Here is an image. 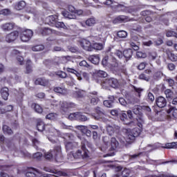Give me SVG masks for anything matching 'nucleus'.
<instances>
[{"instance_id": "nucleus-1", "label": "nucleus", "mask_w": 177, "mask_h": 177, "mask_svg": "<svg viewBox=\"0 0 177 177\" xmlns=\"http://www.w3.org/2000/svg\"><path fill=\"white\" fill-rule=\"evenodd\" d=\"M122 132L126 136V142L127 143H132L135 140V138L140 135V129L138 127H136L132 130L123 129Z\"/></svg>"}, {"instance_id": "nucleus-2", "label": "nucleus", "mask_w": 177, "mask_h": 177, "mask_svg": "<svg viewBox=\"0 0 177 177\" xmlns=\"http://www.w3.org/2000/svg\"><path fill=\"white\" fill-rule=\"evenodd\" d=\"M44 158L46 160H52L54 158L56 161H60L63 158V154L62 153V147L57 146L54 148V150L51 152L44 153Z\"/></svg>"}, {"instance_id": "nucleus-3", "label": "nucleus", "mask_w": 177, "mask_h": 177, "mask_svg": "<svg viewBox=\"0 0 177 177\" xmlns=\"http://www.w3.org/2000/svg\"><path fill=\"white\" fill-rule=\"evenodd\" d=\"M73 157L78 158H88L89 157V151L87 150L86 147L84 142H82L81 149H78L73 154Z\"/></svg>"}, {"instance_id": "nucleus-4", "label": "nucleus", "mask_w": 177, "mask_h": 177, "mask_svg": "<svg viewBox=\"0 0 177 177\" xmlns=\"http://www.w3.org/2000/svg\"><path fill=\"white\" fill-rule=\"evenodd\" d=\"M32 35H34L32 30L26 29L20 33L19 37L22 42H28L32 38Z\"/></svg>"}, {"instance_id": "nucleus-5", "label": "nucleus", "mask_w": 177, "mask_h": 177, "mask_svg": "<svg viewBox=\"0 0 177 177\" xmlns=\"http://www.w3.org/2000/svg\"><path fill=\"white\" fill-rule=\"evenodd\" d=\"M69 11H63L62 15L66 19H77V16L75 15V8L73 6H69L68 7Z\"/></svg>"}, {"instance_id": "nucleus-6", "label": "nucleus", "mask_w": 177, "mask_h": 177, "mask_svg": "<svg viewBox=\"0 0 177 177\" xmlns=\"http://www.w3.org/2000/svg\"><path fill=\"white\" fill-rule=\"evenodd\" d=\"M75 107V104L74 102L64 101L61 103V110L64 111V113H66L70 109H74Z\"/></svg>"}, {"instance_id": "nucleus-7", "label": "nucleus", "mask_w": 177, "mask_h": 177, "mask_svg": "<svg viewBox=\"0 0 177 177\" xmlns=\"http://www.w3.org/2000/svg\"><path fill=\"white\" fill-rule=\"evenodd\" d=\"M119 117L121 121H122V122L125 125H129V127H135L136 124L134 123L133 121L129 122H127L128 121V116L127 115V113H125L124 111H122L121 113H119Z\"/></svg>"}, {"instance_id": "nucleus-8", "label": "nucleus", "mask_w": 177, "mask_h": 177, "mask_svg": "<svg viewBox=\"0 0 177 177\" xmlns=\"http://www.w3.org/2000/svg\"><path fill=\"white\" fill-rule=\"evenodd\" d=\"M18 37L19 32L15 30L6 35V42L10 44V42H14V41H16Z\"/></svg>"}, {"instance_id": "nucleus-9", "label": "nucleus", "mask_w": 177, "mask_h": 177, "mask_svg": "<svg viewBox=\"0 0 177 177\" xmlns=\"http://www.w3.org/2000/svg\"><path fill=\"white\" fill-rule=\"evenodd\" d=\"M112 7H113V9H116L118 12H121L122 10H128L129 13H132V12H135L134 9L125 7V6L119 4L118 3H116V4L112 6Z\"/></svg>"}, {"instance_id": "nucleus-10", "label": "nucleus", "mask_w": 177, "mask_h": 177, "mask_svg": "<svg viewBox=\"0 0 177 177\" xmlns=\"http://www.w3.org/2000/svg\"><path fill=\"white\" fill-rule=\"evenodd\" d=\"M156 104L158 107H160V109H164V107L167 106V100L165 99V97L160 96L156 99Z\"/></svg>"}, {"instance_id": "nucleus-11", "label": "nucleus", "mask_w": 177, "mask_h": 177, "mask_svg": "<svg viewBox=\"0 0 177 177\" xmlns=\"http://www.w3.org/2000/svg\"><path fill=\"white\" fill-rule=\"evenodd\" d=\"M106 131L110 136H113L115 132H118V131H120V127L115 124L113 126L109 125L106 127Z\"/></svg>"}, {"instance_id": "nucleus-12", "label": "nucleus", "mask_w": 177, "mask_h": 177, "mask_svg": "<svg viewBox=\"0 0 177 177\" xmlns=\"http://www.w3.org/2000/svg\"><path fill=\"white\" fill-rule=\"evenodd\" d=\"M26 177H41V172L35 169H30L26 173Z\"/></svg>"}, {"instance_id": "nucleus-13", "label": "nucleus", "mask_w": 177, "mask_h": 177, "mask_svg": "<svg viewBox=\"0 0 177 177\" xmlns=\"http://www.w3.org/2000/svg\"><path fill=\"white\" fill-rule=\"evenodd\" d=\"M77 146H78V142H65V147H66V151L74 150V149H77Z\"/></svg>"}, {"instance_id": "nucleus-14", "label": "nucleus", "mask_w": 177, "mask_h": 177, "mask_svg": "<svg viewBox=\"0 0 177 177\" xmlns=\"http://www.w3.org/2000/svg\"><path fill=\"white\" fill-rule=\"evenodd\" d=\"M1 28L3 31H12L15 28V23L8 22L3 24L1 26Z\"/></svg>"}, {"instance_id": "nucleus-15", "label": "nucleus", "mask_w": 177, "mask_h": 177, "mask_svg": "<svg viewBox=\"0 0 177 177\" xmlns=\"http://www.w3.org/2000/svg\"><path fill=\"white\" fill-rule=\"evenodd\" d=\"M108 52H110L111 53V55H116V56L119 59H122V57L124 56V53H122L120 50H117V49L114 48V47L109 48L108 50Z\"/></svg>"}, {"instance_id": "nucleus-16", "label": "nucleus", "mask_w": 177, "mask_h": 177, "mask_svg": "<svg viewBox=\"0 0 177 177\" xmlns=\"http://www.w3.org/2000/svg\"><path fill=\"white\" fill-rule=\"evenodd\" d=\"M81 46L84 50H88V52L92 51V44L88 40H83L81 43Z\"/></svg>"}, {"instance_id": "nucleus-17", "label": "nucleus", "mask_w": 177, "mask_h": 177, "mask_svg": "<svg viewBox=\"0 0 177 177\" xmlns=\"http://www.w3.org/2000/svg\"><path fill=\"white\" fill-rule=\"evenodd\" d=\"M39 32L41 35L45 36V35H50V34L55 32V30L49 28H39Z\"/></svg>"}, {"instance_id": "nucleus-18", "label": "nucleus", "mask_w": 177, "mask_h": 177, "mask_svg": "<svg viewBox=\"0 0 177 177\" xmlns=\"http://www.w3.org/2000/svg\"><path fill=\"white\" fill-rule=\"evenodd\" d=\"M57 20V16H56V15H50L46 18V22L49 26H55Z\"/></svg>"}, {"instance_id": "nucleus-19", "label": "nucleus", "mask_w": 177, "mask_h": 177, "mask_svg": "<svg viewBox=\"0 0 177 177\" xmlns=\"http://www.w3.org/2000/svg\"><path fill=\"white\" fill-rule=\"evenodd\" d=\"M103 104L105 106V107L111 109V107H113L114 105V96H111L109 97V100H104L103 102Z\"/></svg>"}, {"instance_id": "nucleus-20", "label": "nucleus", "mask_w": 177, "mask_h": 177, "mask_svg": "<svg viewBox=\"0 0 177 177\" xmlns=\"http://www.w3.org/2000/svg\"><path fill=\"white\" fill-rule=\"evenodd\" d=\"M105 82L110 85L112 88H118V80L115 78H111L106 80Z\"/></svg>"}, {"instance_id": "nucleus-21", "label": "nucleus", "mask_w": 177, "mask_h": 177, "mask_svg": "<svg viewBox=\"0 0 177 177\" xmlns=\"http://www.w3.org/2000/svg\"><path fill=\"white\" fill-rule=\"evenodd\" d=\"M169 117L173 120L177 119V109L171 107L167 111Z\"/></svg>"}, {"instance_id": "nucleus-22", "label": "nucleus", "mask_w": 177, "mask_h": 177, "mask_svg": "<svg viewBox=\"0 0 177 177\" xmlns=\"http://www.w3.org/2000/svg\"><path fill=\"white\" fill-rule=\"evenodd\" d=\"M0 93L4 100H8V97H9V88L3 87L1 89Z\"/></svg>"}, {"instance_id": "nucleus-23", "label": "nucleus", "mask_w": 177, "mask_h": 177, "mask_svg": "<svg viewBox=\"0 0 177 177\" xmlns=\"http://www.w3.org/2000/svg\"><path fill=\"white\" fill-rule=\"evenodd\" d=\"M76 128H77V129H80L82 133H84V135H86L88 138L91 137L92 135V132L91 131V130H88L84 126H76Z\"/></svg>"}, {"instance_id": "nucleus-24", "label": "nucleus", "mask_w": 177, "mask_h": 177, "mask_svg": "<svg viewBox=\"0 0 177 177\" xmlns=\"http://www.w3.org/2000/svg\"><path fill=\"white\" fill-rule=\"evenodd\" d=\"M137 124L139 128H142L143 124H145V118L143 117V113H140L136 117Z\"/></svg>"}, {"instance_id": "nucleus-25", "label": "nucleus", "mask_w": 177, "mask_h": 177, "mask_svg": "<svg viewBox=\"0 0 177 177\" xmlns=\"http://www.w3.org/2000/svg\"><path fill=\"white\" fill-rule=\"evenodd\" d=\"M54 92L56 93H59L60 95H67L68 91L67 89L64 87L57 86L54 87Z\"/></svg>"}, {"instance_id": "nucleus-26", "label": "nucleus", "mask_w": 177, "mask_h": 177, "mask_svg": "<svg viewBox=\"0 0 177 177\" xmlns=\"http://www.w3.org/2000/svg\"><path fill=\"white\" fill-rule=\"evenodd\" d=\"M132 55H133V51H132V49L131 48L123 51V56L125 57L126 60H129L131 57H132Z\"/></svg>"}, {"instance_id": "nucleus-27", "label": "nucleus", "mask_w": 177, "mask_h": 177, "mask_svg": "<svg viewBox=\"0 0 177 177\" xmlns=\"http://www.w3.org/2000/svg\"><path fill=\"white\" fill-rule=\"evenodd\" d=\"M89 62H91L93 64H99V62H100V57L99 55H91L88 57Z\"/></svg>"}, {"instance_id": "nucleus-28", "label": "nucleus", "mask_w": 177, "mask_h": 177, "mask_svg": "<svg viewBox=\"0 0 177 177\" xmlns=\"http://www.w3.org/2000/svg\"><path fill=\"white\" fill-rule=\"evenodd\" d=\"M35 84H36V85H41V86H46L49 84V82L46 79L39 78L36 80Z\"/></svg>"}, {"instance_id": "nucleus-29", "label": "nucleus", "mask_w": 177, "mask_h": 177, "mask_svg": "<svg viewBox=\"0 0 177 177\" xmlns=\"http://www.w3.org/2000/svg\"><path fill=\"white\" fill-rule=\"evenodd\" d=\"M26 8V1H21L18 3H17L15 6V9L16 10H23Z\"/></svg>"}, {"instance_id": "nucleus-30", "label": "nucleus", "mask_w": 177, "mask_h": 177, "mask_svg": "<svg viewBox=\"0 0 177 177\" xmlns=\"http://www.w3.org/2000/svg\"><path fill=\"white\" fill-rule=\"evenodd\" d=\"M166 53L169 60H171V62H177V55H175V53H172V51L170 50H167Z\"/></svg>"}, {"instance_id": "nucleus-31", "label": "nucleus", "mask_w": 177, "mask_h": 177, "mask_svg": "<svg viewBox=\"0 0 177 177\" xmlns=\"http://www.w3.org/2000/svg\"><path fill=\"white\" fill-rule=\"evenodd\" d=\"M125 20H127V17L124 15H120L113 20V24H117L118 23H121L122 21H125Z\"/></svg>"}, {"instance_id": "nucleus-32", "label": "nucleus", "mask_w": 177, "mask_h": 177, "mask_svg": "<svg viewBox=\"0 0 177 177\" xmlns=\"http://www.w3.org/2000/svg\"><path fill=\"white\" fill-rule=\"evenodd\" d=\"M139 102V100L132 95L127 96V103L129 104H135L136 103H138Z\"/></svg>"}, {"instance_id": "nucleus-33", "label": "nucleus", "mask_w": 177, "mask_h": 177, "mask_svg": "<svg viewBox=\"0 0 177 177\" xmlns=\"http://www.w3.org/2000/svg\"><path fill=\"white\" fill-rule=\"evenodd\" d=\"M118 147V141L115 138H112L111 139V150H115Z\"/></svg>"}, {"instance_id": "nucleus-34", "label": "nucleus", "mask_w": 177, "mask_h": 177, "mask_svg": "<svg viewBox=\"0 0 177 177\" xmlns=\"http://www.w3.org/2000/svg\"><path fill=\"white\" fill-rule=\"evenodd\" d=\"M111 66L112 70H114V71H117V70L120 67V65L118 64V62H117V59H115V58L112 59V62H111Z\"/></svg>"}, {"instance_id": "nucleus-35", "label": "nucleus", "mask_w": 177, "mask_h": 177, "mask_svg": "<svg viewBox=\"0 0 177 177\" xmlns=\"http://www.w3.org/2000/svg\"><path fill=\"white\" fill-rule=\"evenodd\" d=\"M77 120L82 122L88 121V117L83 113L77 112Z\"/></svg>"}, {"instance_id": "nucleus-36", "label": "nucleus", "mask_w": 177, "mask_h": 177, "mask_svg": "<svg viewBox=\"0 0 177 177\" xmlns=\"http://www.w3.org/2000/svg\"><path fill=\"white\" fill-rule=\"evenodd\" d=\"M37 128L39 132H42L45 130V123H44L42 120H39L37 124Z\"/></svg>"}, {"instance_id": "nucleus-37", "label": "nucleus", "mask_w": 177, "mask_h": 177, "mask_svg": "<svg viewBox=\"0 0 177 177\" xmlns=\"http://www.w3.org/2000/svg\"><path fill=\"white\" fill-rule=\"evenodd\" d=\"M165 94L166 95L167 99L169 100H171V99H174V92L171 91V89H166L165 91Z\"/></svg>"}, {"instance_id": "nucleus-38", "label": "nucleus", "mask_w": 177, "mask_h": 177, "mask_svg": "<svg viewBox=\"0 0 177 177\" xmlns=\"http://www.w3.org/2000/svg\"><path fill=\"white\" fill-rule=\"evenodd\" d=\"M13 110V106L8 105L6 107V109H2L0 107V114H4V113H8V111H12Z\"/></svg>"}, {"instance_id": "nucleus-39", "label": "nucleus", "mask_w": 177, "mask_h": 177, "mask_svg": "<svg viewBox=\"0 0 177 177\" xmlns=\"http://www.w3.org/2000/svg\"><path fill=\"white\" fill-rule=\"evenodd\" d=\"M32 109H34L35 111L39 114H41V113L43 111L42 107H41L38 104H32Z\"/></svg>"}, {"instance_id": "nucleus-40", "label": "nucleus", "mask_w": 177, "mask_h": 177, "mask_svg": "<svg viewBox=\"0 0 177 177\" xmlns=\"http://www.w3.org/2000/svg\"><path fill=\"white\" fill-rule=\"evenodd\" d=\"M44 49H45L44 45H36L32 47V50L33 52H41V50H44Z\"/></svg>"}, {"instance_id": "nucleus-41", "label": "nucleus", "mask_w": 177, "mask_h": 177, "mask_svg": "<svg viewBox=\"0 0 177 177\" xmlns=\"http://www.w3.org/2000/svg\"><path fill=\"white\" fill-rule=\"evenodd\" d=\"M95 75L97 77H100V78H106L107 77V73L104 71H96Z\"/></svg>"}, {"instance_id": "nucleus-42", "label": "nucleus", "mask_w": 177, "mask_h": 177, "mask_svg": "<svg viewBox=\"0 0 177 177\" xmlns=\"http://www.w3.org/2000/svg\"><path fill=\"white\" fill-rule=\"evenodd\" d=\"M3 132L7 133V135H12V133H13L12 129L8 127V125L3 126Z\"/></svg>"}, {"instance_id": "nucleus-43", "label": "nucleus", "mask_w": 177, "mask_h": 177, "mask_svg": "<svg viewBox=\"0 0 177 177\" xmlns=\"http://www.w3.org/2000/svg\"><path fill=\"white\" fill-rule=\"evenodd\" d=\"M164 149H177V142L167 143L165 145V147H163Z\"/></svg>"}, {"instance_id": "nucleus-44", "label": "nucleus", "mask_w": 177, "mask_h": 177, "mask_svg": "<svg viewBox=\"0 0 177 177\" xmlns=\"http://www.w3.org/2000/svg\"><path fill=\"white\" fill-rule=\"evenodd\" d=\"M118 38H127L128 37V32L125 30H120L117 32Z\"/></svg>"}, {"instance_id": "nucleus-45", "label": "nucleus", "mask_w": 177, "mask_h": 177, "mask_svg": "<svg viewBox=\"0 0 177 177\" xmlns=\"http://www.w3.org/2000/svg\"><path fill=\"white\" fill-rule=\"evenodd\" d=\"M96 24V20L95 18H90L86 21V26H88V27H92V26H94Z\"/></svg>"}, {"instance_id": "nucleus-46", "label": "nucleus", "mask_w": 177, "mask_h": 177, "mask_svg": "<svg viewBox=\"0 0 177 177\" xmlns=\"http://www.w3.org/2000/svg\"><path fill=\"white\" fill-rule=\"evenodd\" d=\"M91 48L92 49H95V50H102L103 49V45L100 43H95Z\"/></svg>"}, {"instance_id": "nucleus-47", "label": "nucleus", "mask_w": 177, "mask_h": 177, "mask_svg": "<svg viewBox=\"0 0 177 177\" xmlns=\"http://www.w3.org/2000/svg\"><path fill=\"white\" fill-rule=\"evenodd\" d=\"M161 77H162V72L161 71H156L153 75V78L156 81H158V80H160Z\"/></svg>"}, {"instance_id": "nucleus-48", "label": "nucleus", "mask_w": 177, "mask_h": 177, "mask_svg": "<svg viewBox=\"0 0 177 177\" xmlns=\"http://www.w3.org/2000/svg\"><path fill=\"white\" fill-rule=\"evenodd\" d=\"M132 110H133V113H134V114H136V115H138L139 114H142V113H140V106H139V105L134 106Z\"/></svg>"}, {"instance_id": "nucleus-49", "label": "nucleus", "mask_w": 177, "mask_h": 177, "mask_svg": "<svg viewBox=\"0 0 177 177\" xmlns=\"http://www.w3.org/2000/svg\"><path fill=\"white\" fill-rule=\"evenodd\" d=\"M88 100L93 106H96V104H97L99 102V98L97 97L89 98Z\"/></svg>"}, {"instance_id": "nucleus-50", "label": "nucleus", "mask_w": 177, "mask_h": 177, "mask_svg": "<svg viewBox=\"0 0 177 177\" xmlns=\"http://www.w3.org/2000/svg\"><path fill=\"white\" fill-rule=\"evenodd\" d=\"M32 71V68L31 67V61L28 60L26 62V74H30Z\"/></svg>"}, {"instance_id": "nucleus-51", "label": "nucleus", "mask_w": 177, "mask_h": 177, "mask_svg": "<svg viewBox=\"0 0 177 177\" xmlns=\"http://www.w3.org/2000/svg\"><path fill=\"white\" fill-rule=\"evenodd\" d=\"M11 13L10 10L8 8L0 10V15H2L3 16H9Z\"/></svg>"}, {"instance_id": "nucleus-52", "label": "nucleus", "mask_w": 177, "mask_h": 177, "mask_svg": "<svg viewBox=\"0 0 177 177\" xmlns=\"http://www.w3.org/2000/svg\"><path fill=\"white\" fill-rule=\"evenodd\" d=\"M140 80H143L144 81L149 82L150 81V77L149 75H147L146 73H141L139 75Z\"/></svg>"}, {"instance_id": "nucleus-53", "label": "nucleus", "mask_w": 177, "mask_h": 177, "mask_svg": "<svg viewBox=\"0 0 177 177\" xmlns=\"http://www.w3.org/2000/svg\"><path fill=\"white\" fill-rule=\"evenodd\" d=\"M166 37H175V38H177V33L172 30H166Z\"/></svg>"}, {"instance_id": "nucleus-54", "label": "nucleus", "mask_w": 177, "mask_h": 177, "mask_svg": "<svg viewBox=\"0 0 177 177\" xmlns=\"http://www.w3.org/2000/svg\"><path fill=\"white\" fill-rule=\"evenodd\" d=\"M104 5H107L108 6H111V8H113V6H114V5H116L117 3L115 1H113V0H106L105 2H104Z\"/></svg>"}, {"instance_id": "nucleus-55", "label": "nucleus", "mask_w": 177, "mask_h": 177, "mask_svg": "<svg viewBox=\"0 0 177 177\" xmlns=\"http://www.w3.org/2000/svg\"><path fill=\"white\" fill-rule=\"evenodd\" d=\"M54 26H55L57 28H66V25H64V23L57 22V21H55Z\"/></svg>"}, {"instance_id": "nucleus-56", "label": "nucleus", "mask_w": 177, "mask_h": 177, "mask_svg": "<svg viewBox=\"0 0 177 177\" xmlns=\"http://www.w3.org/2000/svg\"><path fill=\"white\" fill-rule=\"evenodd\" d=\"M77 117H78V112H76V113H71L68 115V119L73 121L74 120H77Z\"/></svg>"}, {"instance_id": "nucleus-57", "label": "nucleus", "mask_w": 177, "mask_h": 177, "mask_svg": "<svg viewBox=\"0 0 177 177\" xmlns=\"http://www.w3.org/2000/svg\"><path fill=\"white\" fill-rule=\"evenodd\" d=\"M133 89L136 93H138V97H140L142 92H143V88H138L136 86H133Z\"/></svg>"}, {"instance_id": "nucleus-58", "label": "nucleus", "mask_w": 177, "mask_h": 177, "mask_svg": "<svg viewBox=\"0 0 177 177\" xmlns=\"http://www.w3.org/2000/svg\"><path fill=\"white\" fill-rule=\"evenodd\" d=\"M141 109L144 111H146V113L148 114H150L151 113V108H150V106H142Z\"/></svg>"}, {"instance_id": "nucleus-59", "label": "nucleus", "mask_w": 177, "mask_h": 177, "mask_svg": "<svg viewBox=\"0 0 177 177\" xmlns=\"http://www.w3.org/2000/svg\"><path fill=\"white\" fill-rule=\"evenodd\" d=\"M64 139H65V140H73L74 136L71 133H66L64 136Z\"/></svg>"}, {"instance_id": "nucleus-60", "label": "nucleus", "mask_w": 177, "mask_h": 177, "mask_svg": "<svg viewBox=\"0 0 177 177\" xmlns=\"http://www.w3.org/2000/svg\"><path fill=\"white\" fill-rule=\"evenodd\" d=\"M129 174H131V171L128 169H124L122 171V177H128L129 176Z\"/></svg>"}, {"instance_id": "nucleus-61", "label": "nucleus", "mask_w": 177, "mask_h": 177, "mask_svg": "<svg viewBox=\"0 0 177 177\" xmlns=\"http://www.w3.org/2000/svg\"><path fill=\"white\" fill-rule=\"evenodd\" d=\"M80 66L81 67H86L87 68H91V65H89L88 64V62H86V61L83 60L80 63Z\"/></svg>"}, {"instance_id": "nucleus-62", "label": "nucleus", "mask_w": 177, "mask_h": 177, "mask_svg": "<svg viewBox=\"0 0 177 177\" xmlns=\"http://www.w3.org/2000/svg\"><path fill=\"white\" fill-rule=\"evenodd\" d=\"M116 73H118V74H121V73L125 74V73H127V69L124 68V66H119L116 70Z\"/></svg>"}, {"instance_id": "nucleus-63", "label": "nucleus", "mask_w": 177, "mask_h": 177, "mask_svg": "<svg viewBox=\"0 0 177 177\" xmlns=\"http://www.w3.org/2000/svg\"><path fill=\"white\" fill-rule=\"evenodd\" d=\"M32 142L34 147H35V149H38V145L40 143L39 140H38V139H37V138H33V139H32Z\"/></svg>"}, {"instance_id": "nucleus-64", "label": "nucleus", "mask_w": 177, "mask_h": 177, "mask_svg": "<svg viewBox=\"0 0 177 177\" xmlns=\"http://www.w3.org/2000/svg\"><path fill=\"white\" fill-rule=\"evenodd\" d=\"M33 158H35V160H40L42 158V153L37 152L33 154Z\"/></svg>"}]
</instances>
